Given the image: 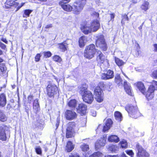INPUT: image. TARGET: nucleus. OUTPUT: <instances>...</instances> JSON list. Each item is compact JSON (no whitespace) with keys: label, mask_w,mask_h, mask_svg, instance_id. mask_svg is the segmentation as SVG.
<instances>
[{"label":"nucleus","mask_w":157,"mask_h":157,"mask_svg":"<svg viewBox=\"0 0 157 157\" xmlns=\"http://www.w3.org/2000/svg\"><path fill=\"white\" fill-rule=\"evenodd\" d=\"M100 24L97 20L93 21L90 23H86L81 26V29L85 34H88L91 32L96 31L99 28Z\"/></svg>","instance_id":"f257e3e1"},{"label":"nucleus","mask_w":157,"mask_h":157,"mask_svg":"<svg viewBox=\"0 0 157 157\" xmlns=\"http://www.w3.org/2000/svg\"><path fill=\"white\" fill-rule=\"evenodd\" d=\"M10 128L9 126L5 124H2L0 126V140L5 141L6 140L7 138L10 137Z\"/></svg>","instance_id":"f03ea898"},{"label":"nucleus","mask_w":157,"mask_h":157,"mask_svg":"<svg viewBox=\"0 0 157 157\" xmlns=\"http://www.w3.org/2000/svg\"><path fill=\"white\" fill-rule=\"evenodd\" d=\"M97 50H96L94 44H90L86 47L84 52V56L87 59H91L94 57Z\"/></svg>","instance_id":"7ed1b4c3"},{"label":"nucleus","mask_w":157,"mask_h":157,"mask_svg":"<svg viewBox=\"0 0 157 157\" xmlns=\"http://www.w3.org/2000/svg\"><path fill=\"white\" fill-rule=\"evenodd\" d=\"M125 109L130 116L133 118H136L140 116V113L136 106H134L131 105H127L125 107Z\"/></svg>","instance_id":"20e7f679"},{"label":"nucleus","mask_w":157,"mask_h":157,"mask_svg":"<svg viewBox=\"0 0 157 157\" xmlns=\"http://www.w3.org/2000/svg\"><path fill=\"white\" fill-rule=\"evenodd\" d=\"M152 85L149 87L146 94V97L148 100L152 99L154 96V91L157 90V81L153 80Z\"/></svg>","instance_id":"39448f33"},{"label":"nucleus","mask_w":157,"mask_h":157,"mask_svg":"<svg viewBox=\"0 0 157 157\" xmlns=\"http://www.w3.org/2000/svg\"><path fill=\"white\" fill-rule=\"evenodd\" d=\"M85 0H79L75 2L73 7V13L76 14H79L83 9Z\"/></svg>","instance_id":"423d86ee"},{"label":"nucleus","mask_w":157,"mask_h":157,"mask_svg":"<svg viewBox=\"0 0 157 157\" xmlns=\"http://www.w3.org/2000/svg\"><path fill=\"white\" fill-rule=\"evenodd\" d=\"M96 45L97 47L100 48L104 51L107 49L106 44L103 35H101L98 37L96 40Z\"/></svg>","instance_id":"0eeeda50"},{"label":"nucleus","mask_w":157,"mask_h":157,"mask_svg":"<svg viewBox=\"0 0 157 157\" xmlns=\"http://www.w3.org/2000/svg\"><path fill=\"white\" fill-rule=\"evenodd\" d=\"M75 127V122H70L68 123L66 130V137L67 138H71L73 136L74 132V128Z\"/></svg>","instance_id":"6e6552de"},{"label":"nucleus","mask_w":157,"mask_h":157,"mask_svg":"<svg viewBox=\"0 0 157 157\" xmlns=\"http://www.w3.org/2000/svg\"><path fill=\"white\" fill-rule=\"evenodd\" d=\"M48 95L50 97H52L56 94L57 91V88L54 85L50 84L47 87Z\"/></svg>","instance_id":"1a4fd4ad"},{"label":"nucleus","mask_w":157,"mask_h":157,"mask_svg":"<svg viewBox=\"0 0 157 157\" xmlns=\"http://www.w3.org/2000/svg\"><path fill=\"white\" fill-rule=\"evenodd\" d=\"M101 92V89L99 86L96 87L94 90L95 99L99 102H100L103 100V95Z\"/></svg>","instance_id":"9d476101"},{"label":"nucleus","mask_w":157,"mask_h":157,"mask_svg":"<svg viewBox=\"0 0 157 157\" xmlns=\"http://www.w3.org/2000/svg\"><path fill=\"white\" fill-rule=\"evenodd\" d=\"M83 101L88 104H91L94 100V98L92 93L89 91L82 95Z\"/></svg>","instance_id":"9b49d317"},{"label":"nucleus","mask_w":157,"mask_h":157,"mask_svg":"<svg viewBox=\"0 0 157 157\" xmlns=\"http://www.w3.org/2000/svg\"><path fill=\"white\" fill-rule=\"evenodd\" d=\"M96 56V59L98 63H105L106 64H108V60L100 51L97 50V51Z\"/></svg>","instance_id":"f8f14e48"},{"label":"nucleus","mask_w":157,"mask_h":157,"mask_svg":"<svg viewBox=\"0 0 157 157\" xmlns=\"http://www.w3.org/2000/svg\"><path fill=\"white\" fill-rule=\"evenodd\" d=\"M136 147L138 151L137 154V157H149L148 153L146 152L139 144H137Z\"/></svg>","instance_id":"ddd939ff"},{"label":"nucleus","mask_w":157,"mask_h":157,"mask_svg":"<svg viewBox=\"0 0 157 157\" xmlns=\"http://www.w3.org/2000/svg\"><path fill=\"white\" fill-rule=\"evenodd\" d=\"M65 116L66 119L71 120L76 117V113L74 111L70 110H67L65 112Z\"/></svg>","instance_id":"4468645a"},{"label":"nucleus","mask_w":157,"mask_h":157,"mask_svg":"<svg viewBox=\"0 0 157 157\" xmlns=\"http://www.w3.org/2000/svg\"><path fill=\"white\" fill-rule=\"evenodd\" d=\"M113 71L111 70L107 71L106 74H103L101 76V78L103 79L106 80L113 78L114 77Z\"/></svg>","instance_id":"2eb2a0df"},{"label":"nucleus","mask_w":157,"mask_h":157,"mask_svg":"<svg viewBox=\"0 0 157 157\" xmlns=\"http://www.w3.org/2000/svg\"><path fill=\"white\" fill-rule=\"evenodd\" d=\"M17 0H7L5 3V7L6 9H8L11 6L16 7L18 6V3L16 2Z\"/></svg>","instance_id":"dca6fc26"},{"label":"nucleus","mask_w":157,"mask_h":157,"mask_svg":"<svg viewBox=\"0 0 157 157\" xmlns=\"http://www.w3.org/2000/svg\"><path fill=\"white\" fill-rule=\"evenodd\" d=\"M106 140L104 136L103 138L97 141L95 144V148L96 150L99 149L102 147L104 146Z\"/></svg>","instance_id":"f3484780"},{"label":"nucleus","mask_w":157,"mask_h":157,"mask_svg":"<svg viewBox=\"0 0 157 157\" xmlns=\"http://www.w3.org/2000/svg\"><path fill=\"white\" fill-rule=\"evenodd\" d=\"M87 109V106L82 103L79 104L78 107L77 108L78 112L81 114H84L86 112Z\"/></svg>","instance_id":"a211bd4d"},{"label":"nucleus","mask_w":157,"mask_h":157,"mask_svg":"<svg viewBox=\"0 0 157 157\" xmlns=\"http://www.w3.org/2000/svg\"><path fill=\"white\" fill-rule=\"evenodd\" d=\"M105 121V124L104 125L103 129V131L105 132L109 130L113 122L111 119L109 118Z\"/></svg>","instance_id":"6ab92c4d"},{"label":"nucleus","mask_w":157,"mask_h":157,"mask_svg":"<svg viewBox=\"0 0 157 157\" xmlns=\"http://www.w3.org/2000/svg\"><path fill=\"white\" fill-rule=\"evenodd\" d=\"M88 41V38L86 36H82L80 37L79 41V45L80 48L83 47Z\"/></svg>","instance_id":"aec40b11"},{"label":"nucleus","mask_w":157,"mask_h":157,"mask_svg":"<svg viewBox=\"0 0 157 157\" xmlns=\"http://www.w3.org/2000/svg\"><path fill=\"white\" fill-rule=\"evenodd\" d=\"M136 85L139 90L143 94L146 95L147 92H145L146 89L144 84L142 82H139L136 83Z\"/></svg>","instance_id":"412c9836"},{"label":"nucleus","mask_w":157,"mask_h":157,"mask_svg":"<svg viewBox=\"0 0 157 157\" xmlns=\"http://www.w3.org/2000/svg\"><path fill=\"white\" fill-rule=\"evenodd\" d=\"M65 3H61L59 4L61 5L62 8L65 11L70 12L73 10V7L69 4H65Z\"/></svg>","instance_id":"4be33fe9"},{"label":"nucleus","mask_w":157,"mask_h":157,"mask_svg":"<svg viewBox=\"0 0 157 157\" xmlns=\"http://www.w3.org/2000/svg\"><path fill=\"white\" fill-rule=\"evenodd\" d=\"M124 86L126 92L128 95H132V93L131 86L127 84V82L126 81L124 82Z\"/></svg>","instance_id":"5701e85b"},{"label":"nucleus","mask_w":157,"mask_h":157,"mask_svg":"<svg viewBox=\"0 0 157 157\" xmlns=\"http://www.w3.org/2000/svg\"><path fill=\"white\" fill-rule=\"evenodd\" d=\"M67 41H65L63 43L58 44L62 52H65L67 50V45L69 44Z\"/></svg>","instance_id":"b1692460"},{"label":"nucleus","mask_w":157,"mask_h":157,"mask_svg":"<svg viewBox=\"0 0 157 157\" xmlns=\"http://www.w3.org/2000/svg\"><path fill=\"white\" fill-rule=\"evenodd\" d=\"M6 96L4 94H2L0 96V106H4L6 103Z\"/></svg>","instance_id":"393cba45"},{"label":"nucleus","mask_w":157,"mask_h":157,"mask_svg":"<svg viewBox=\"0 0 157 157\" xmlns=\"http://www.w3.org/2000/svg\"><path fill=\"white\" fill-rule=\"evenodd\" d=\"M87 89V86L86 84H83L80 87L79 93L82 95L86 93V92L88 91L86 90Z\"/></svg>","instance_id":"a878e982"},{"label":"nucleus","mask_w":157,"mask_h":157,"mask_svg":"<svg viewBox=\"0 0 157 157\" xmlns=\"http://www.w3.org/2000/svg\"><path fill=\"white\" fill-rule=\"evenodd\" d=\"M108 140L110 142L117 143L119 141V139L117 136L112 135L109 137Z\"/></svg>","instance_id":"bb28decb"},{"label":"nucleus","mask_w":157,"mask_h":157,"mask_svg":"<svg viewBox=\"0 0 157 157\" xmlns=\"http://www.w3.org/2000/svg\"><path fill=\"white\" fill-rule=\"evenodd\" d=\"M74 146L71 141H68L66 146V150L68 152H70L73 150Z\"/></svg>","instance_id":"cd10ccee"},{"label":"nucleus","mask_w":157,"mask_h":157,"mask_svg":"<svg viewBox=\"0 0 157 157\" xmlns=\"http://www.w3.org/2000/svg\"><path fill=\"white\" fill-rule=\"evenodd\" d=\"M77 105V101L75 99L71 100L68 103V106L71 108H75Z\"/></svg>","instance_id":"c85d7f7f"},{"label":"nucleus","mask_w":157,"mask_h":157,"mask_svg":"<svg viewBox=\"0 0 157 157\" xmlns=\"http://www.w3.org/2000/svg\"><path fill=\"white\" fill-rule=\"evenodd\" d=\"M114 116L115 119L119 121H121L122 120V117L121 114L119 112H116L114 113Z\"/></svg>","instance_id":"c756f323"},{"label":"nucleus","mask_w":157,"mask_h":157,"mask_svg":"<svg viewBox=\"0 0 157 157\" xmlns=\"http://www.w3.org/2000/svg\"><path fill=\"white\" fill-rule=\"evenodd\" d=\"M149 3L146 1H144L141 6V8L142 10L146 11L149 9Z\"/></svg>","instance_id":"7c9ffc66"},{"label":"nucleus","mask_w":157,"mask_h":157,"mask_svg":"<svg viewBox=\"0 0 157 157\" xmlns=\"http://www.w3.org/2000/svg\"><path fill=\"white\" fill-rule=\"evenodd\" d=\"M33 108L36 111H38L39 109V105L38 102V100L37 99H36L34 101Z\"/></svg>","instance_id":"2f4dec72"},{"label":"nucleus","mask_w":157,"mask_h":157,"mask_svg":"<svg viewBox=\"0 0 157 157\" xmlns=\"http://www.w3.org/2000/svg\"><path fill=\"white\" fill-rule=\"evenodd\" d=\"M115 60L116 64L119 67L122 66L125 63L122 60L118 58L115 57Z\"/></svg>","instance_id":"473e14b6"},{"label":"nucleus","mask_w":157,"mask_h":157,"mask_svg":"<svg viewBox=\"0 0 157 157\" xmlns=\"http://www.w3.org/2000/svg\"><path fill=\"white\" fill-rule=\"evenodd\" d=\"M7 117L5 113L0 111V121L4 122L7 120Z\"/></svg>","instance_id":"72a5a7b5"},{"label":"nucleus","mask_w":157,"mask_h":157,"mask_svg":"<svg viewBox=\"0 0 157 157\" xmlns=\"http://www.w3.org/2000/svg\"><path fill=\"white\" fill-rule=\"evenodd\" d=\"M33 11V10L29 9H27L24 10V14L23 15V17H27L29 16L31 13Z\"/></svg>","instance_id":"f704fd0d"},{"label":"nucleus","mask_w":157,"mask_h":157,"mask_svg":"<svg viewBox=\"0 0 157 157\" xmlns=\"http://www.w3.org/2000/svg\"><path fill=\"white\" fill-rule=\"evenodd\" d=\"M115 81L119 85L122 83V80L121 78L119 75H117L115 77Z\"/></svg>","instance_id":"c9c22d12"},{"label":"nucleus","mask_w":157,"mask_h":157,"mask_svg":"<svg viewBox=\"0 0 157 157\" xmlns=\"http://www.w3.org/2000/svg\"><path fill=\"white\" fill-rule=\"evenodd\" d=\"M120 144L121 147L122 148H126L128 147L127 142L125 140H122L120 142Z\"/></svg>","instance_id":"e433bc0d"},{"label":"nucleus","mask_w":157,"mask_h":157,"mask_svg":"<svg viewBox=\"0 0 157 157\" xmlns=\"http://www.w3.org/2000/svg\"><path fill=\"white\" fill-rule=\"evenodd\" d=\"M103 156L102 154L100 152L94 153L90 157H102Z\"/></svg>","instance_id":"4c0bfd02"},{"label":"nucleus","mask_w":157,"mask_h":157,"mask_svg":"<svg viewBox=\"0 0 157 157\" xmlns=\"http://www.w3.org/2000/svg\"><path fill=\"white\" fill-rule=\"evenodd\" d=\"M81 147L82 150L84 151H87L89 149L88 145L85 144L82 145Z\"/></svg>","instance_id":"58836bf2"},{"label":"nucleus","mask_w":157,"mask_h":157,"mask_svg":"<svg viewBox=\"0 0 157 157\" xmlns=\"http://www.w3.org/2000/svg\"><path fill=\"white\" fill-rule=\"evenodd\" d=\"M122 20L121 21V23L122 24H124V21L126 20L128 21L129 18L128 17L127 15L124 14L122 16Z\"/></svg>","instance_id":"ea45409f"},{"label":"nucleus","mask_w":157,"mask_h":157,"mask_svg":"<svg viewBox=\"0 0 157 157\" xmlns=\"http://www.w3.org/2000/svg\"><path fill=\"white\" fill-rule=\"evenodd\" d=\"M53 59L54 61L59 63H60L62 61V59L61 57L57 55H55L53 57Z\"/></svg>","instance_id":"a19ab883"},{"label":"nucleus","mask_w":157,"mask_h":157,"mask_svg":"<svg viewBox=\"0 0 157 157\" xmlns=\"http://www.w3.org/2000/svg\"><path fill=\"white\" fill-rule=\"evenodd\" d=\"M44 55L46 58H49L52 56V53L50 52H44Z\"/></svg>","instance_id":"79ce46f5"},{"label":"nucleus","mask_w":157,"mask_h":157,"mask_svg":"<svg viewBox=\"0 0 157 157\" xmlns=\"http://www.w3.org/2000/svg\"><path fill=\"white\" fill-rule=\"evenodd\" d=\"M35 151L37 154L41 155L42 153V150L40 147L38 146L35 148Z\"/></svg>","instance_id":"37998d69"},{"label":"nucleus","mask_w":157,"mask_h":157,"mask_svg":"<svg viewBox=\"0 0 157 157\" xmlns=\"http://www.w3.org/2000/svg\"><path fill=\"white\" fill-rule=\"evenodd\" d=\"M0 69L2 72H3L6 71V67L4 64L3 63L0 64Z\"/></svg>","instance_id":"c03bdc74"},{"label":"nucleus","mask_w":157,"mask_h":157,"mask_svg":"<svg viewBox=\"0 0 157 157\" xmlns=\"http://www.w3.org/2000/svg\"><path fill=\"white\" fill-rule=\"evenodd\" d=\"M126 152L128 154L131 156V157H133V156L134 155V154L132 151L127 150L126 151Z\"/></svg>","instance_id":"a18cd8bd"},{"label":"nucleus","mask_w":157,"mask_h":157,"mask_svg":"<svg viewBox=\"0 0 157 157\" xmlns=\"http://www.w3.org/2000/svg\"><path fill=\"white\" fill-rule=\"evenodd\" d=\"M116 146L114 145H112L109 147L108 149L109 151H113L115 150Z\"/></svg>","instance_id":"49530a36"},{"label":"nucleus","mask_w":157,"mask_h":157,"mask_svg":"<svg viewBox=\"0 0 157 157\" xmlns=\"http://www.w3.org/2000/svg\"><path fill=\"white\" fill-rule=\"evenodd\" d=\"M40 54H37L35 57V61L36 62L39 61L40 60Z\"/></svg>","instance_id":"de8ad7c7"},{"label":"nucleus","mask_w":157,"mask_h":157,"mask_svg":"<svg viewBox=\"0 0 157 157\" xmlns=\"http://www.w3.org/2000/svg\"><path fill=\"white\" fill-rule=\"evenodd\" d=\"M141 53V52L140 50H137V51L135 53L134 56L136 57H138L139 55H140Z\"/></svg>","instance_id":"09e8293b"},{"label":"nucleus","mask_w":157,"mask_h":157,"mask_svg":"<svg viewBox=\"0 0 157 157\" xmlns=\"http://www.w3.org/2000/svg\"><path fill=\"white\" fill-rule=\"evenodd\" d=\"M152 75L155 78H157V70L153 72Z\"/></svg>","instance_id":"8fccbe9b"},{"label":"nucleus","mask_w":157,"mask_h":157,"mask_svg":"<svg viewBox=\"0 0 157 157\" xmlns=\"http://www.w3.org/2000/svg\"><path fill=\"white\" fill-rule=\"evenodd\" d=\"M0 47L2 49H5L6 48V45L1 42H0Z\"/></svg>","instance_id":"3c124183"},{"label":"nucleus","mask_w":157,"mask_h":157,"mask_svg":"<svg viewBox=\"0 0 157 157\" xmlns=\"http://www.w3.org/2000/svg\"><path fill=\"white\" fill-rule=\"evenodd\" d=\"M32 100L33 96L31 95L29 96L28 98V102L30 103Z\"/></svg>","instance_id":"603ef678"},{"label":"nucleus","mask_w":157,"mask_h":157,"mask_svg":"<svg viewBox=\"0 0 157 157\" xmlns=\"http://www.w3.org/2000/svg\"><path fill=\"white\" fill-rule=\"evenodd\" d=\"M59 121H60L59 119L58 118H57L56 119V128L58 127L59 125Z\"/></svg>","instance_id":"864d4df0"},{"label":"nucleus","mask_w":157,"mask_h":157,"mask_svg":"<svg viewBox=\"0 0 157 157\" xmlns=\"http://www.w3.org/2000/svg\"><path fill=\"white\" fill-rule=\"evenodd\" d=\"M71 0H63L61 1L59 3H66L69 2Z\"/></svg>","instance_id":"5fc2aeb1"},{"label":"nucleus","mask_w":157,"mask_h":157,"mask_svg":"<svg viewBox=\"0 0 157 157\" xmlns=\"http://www.w3.org/2000/svg\"><path fill=\"white\" fill-rule=\"evenodd\" d=\"M115 15L114 13H112L110 14L111 20L112 21H113V19L115 17Z\"/></svg>","instance_id":"6e6d98bb"},{"label":"nucleus","mask_w":157,"mask_h":157,"mask_svg":"<svg viewBox=\"0 0 157 157\" xmlns=\"http://www.w3.org/2000/svg\"><path fill=\"white\" fill-rule=\"evenodd\" d=\"M105 157H119L117 155H107L105 156Z\"/></svg>","instance_id":"4d7b16f0"},{"label":"nucleus","mask_w":157,"mask_h":157,"mask_svg":"<svg viewBox=\"0 0 157 157\" xmlns=\"http://www.w3.org/2000/svg\"><path fill=\"white\" fill-rule=\"evenodd\" d=\"M1 40L5 43H8V41L6 40V39L5 38L2 37L1 39Z\"/></svg>","instance_id":"13d9d810"},{"label":"nucleus","mask_w":157,"mask_h":157,"mask_svg":"<svg viewBox=\"0 0 157 157\" xmlns=\"http://www.w3.org/2000/svg\"><path fill=\"white\" fill-rule=\"evenodd\" d=\"M69 157H79V156L77 154H71L69 155Z\"/></svg>","instance_id":"bf43d9fd"},{"label":"nucleus","mask_w":157,"mask_h":157,"mask_svg":"<svg viewBox=\"0 0 157 157\" xmlns=\"http://www.w3.org/2000/svg\"><path fill=\"white\" fill-rule=\"evenodd\" d=\"M52 24H48L47 25H46L45 27V29H48L49 28H52Z\"/></svg>","instance_id":"052dcab7"},{"label":"nucleus","mask_w":157,"mask_h":157,"mask_svg":"<svg viewBox=\"0 0 157 157\" xmlns=\"http://www.w3.org/2000/svg\"><path fill=\"white\" fill-rule=\"evenodd\" d=\"M92 115V116L94 117H95L96 116V111H91Z\"/></svg>","instance_id":"680f3d73"},{"label":"nucleus","mask_w":157,"mask_h":157,"mask_svg":"<svg viewBox=\"0 0 157 157\" xmlns=\"http://www.w3.org/2000/svg\"><path fill=\"white\" fill-rule=\"evenodd\" d=\"M93 14L94 15H95V17H98L99 16V13H96V12H94V13H93Z\"/></svg>","instance_id":"e2e57ef3"},{"label":"nucleus","mask_w":157,"mask_h":157,"mask_svg":"<svg viewBox=\"0 0 157 157\" xmlns=\"http://www.w3.org/2000/svg\"><path fill=\"white\" fill-rule=\"evenodd\" d=\"M154 47L155 50L157 51V44H154Z\"/></svg>","instance_id":"0e129e2a"},{"label":"nucleus","mask_w":157,"mask_h":157,"mask_svg":"<svg viewBox=\"0 0 157 157\" xmlns=\"http://www.w3.org/2000/svg\"><path fill=\"white\" fill-rule=\"evenodd\" d=\"M25 3H22L21 4V5L20 6H19L18 7H17V9L18 10L21 7H22L23 5H24V4Z\"/></svg>","instance_id":"69168bd1"},{"label":"nucleus","mask_w":157,"mask_h":157,"mask_svg":"<svg viewBox=\"0 0 157 157\" xmlns=\"http://www.w3.org/2000/svg\"><path fill=\"white\" fill-rule=\"evenodd\" d=\"M132 2L133 3H136L137 2V1L136 0H132Z\"/></svg>","instance_id":"338daca9"},{"label":"nucleus","mask_w":157,"mask_h":157,"mask_svg":"<svg viewBox=\"0 0 157 157\" xmlns=\"http://www.w3.org/2000/svg\"><path fill=\"white\" fill-rule=\"evenodd\" d=\"M143 25V23L142 24V25H141L140 27H139L138 28L139 29H140V30L142 29V25Z\"/></svg>","instance_id":"774afa93"}]
</instances>
